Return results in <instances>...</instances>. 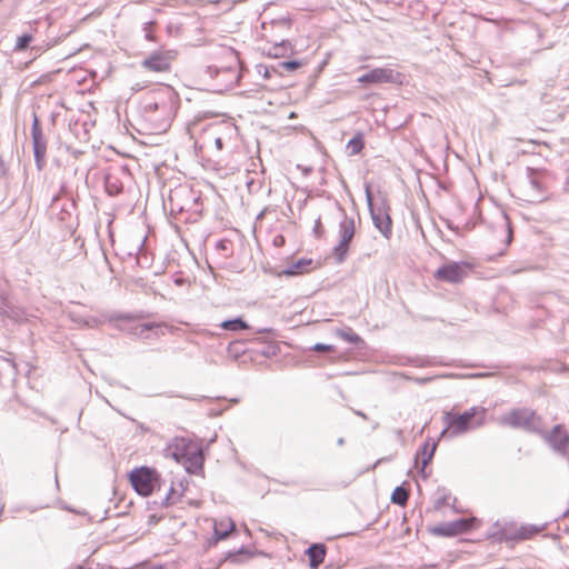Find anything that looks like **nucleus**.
<instances>
[{
    "label": "nucleus",
    "instance_id": "obj_4",
    "mask_svg": "<svg viewBox=\"0 0 569 569\" xmlns=\"http://www.w3.org/2000/svg\"><path fill=\"white\" fill-rule=\"evenodd\" d=\"M482 526V520L477 517H469L458 519L451 522L438 523L429 527L430 535L442 538H452L456 536L469 533L479 529Z\"/></svg>",
    "mask_w": 569,
    "mask_h": 569
},
{
    "label": "nucleus",
    "instance_id": "obj_13",
    "mask_svg": "<svg viewBox=\"0 0 569 569\" xmlns=\"http://www.w3.org/2000/svg\"><path fill=\"white\" fill-rule=\"evenodd\" d=\"M437 445L432 440H427L417 453L416 461L421 463V470L423 471L428 463L431 461Z\"/></svg>",
    "mask_w": 569,
    "mask_h": 569
},
{
    "label": "nucleus",
    "instance_id": "obj_8",
    "mask_svg": "<svg viewBox=\"0 0 569 569\" xmlns=\"http://www.w3.org/2000/svg\"><path fill=\"white\" fill-rule=\"evenodd\" d=\"M472 268L473 266L469 262H449L438 268L433 277L439 281L458 283L467 277Z\"/></svg>",
    "mask_w": 569,
    "mask_h": 569
},
{
    "label": "nucleus",
    "instance_id": "obj_1",
    "mask_svg": "<svg viewBox=\"0 0 569 569\" xmlns=\"http://www.w3.org/2000/svg\"><path fill=\"white\" fill-rule=\"evenodd\" d=\"M446 432L458 436L470 429H476L485 425L487 419V409L480 406L471 407L462 413H445Z\"/></svg>",
    "mask_w": 569,
    "mask_h": 569
},
{
    "label": "nucleus",
    "instance_id": "obj_17",
    "mask_svg": "<svg viewBox=\"0 0 569 569\" xmlns=\"http://www.w3.org/2000/svg\"><path fill=\"white\" fill-rule=\"evenodd\" d=\"M373 220H375V223H376V227L386 236V237H389L390 233H391V229H392V223H391V219L388 214L383 216V217H379V216H376L373 214Z\"/></svg>",
    "mask_w": 569,
    "mask_h": 569
},
{
    "label": "nucleus",
    "instance_id": "obj_7",
    "mask_svg": "<svg viewBox=\"0 0 569 569\" xmlns=\"http://www.w3.org/2000/svg\"><path fill=\"white\" fill-rule=\"evenodd\" d=\"M503 426L516 429H531L537 423L535 411L528 408H516L500 418Z\"/></svg>",
    "mask_w": 569,
    "mask_h": 569
},
{
    "label": "nucleus",
    "instance_id": "obj_24",
    "mask_svg": "<svg viewBox=\"0 0 569 569\" xmlns=\"http://www.w3.org/2000/svg\"><path fill=\"white\" fill-rule=\"evenodd\" d=\"M303 64L302 61H283L279 66L287 71H295Z\"/></svg>",
    "mask_w": 569,
    "mask_h": 569
},
{
    "label": "nucleus",
    "instance_id": "obj_25",
    "mask_svg": "<svg viewBox=\"0 0 569 569\" xmlns=\"http://www.w3.org/2000/svg\"><path fill=\"white\" fill-rule=\"evenodd\" d=\"M312 350L317 352H333L336 351V347L332 345L316 343Z\"/></svg>",
    "mask_w": 569,
    "mask_h": 569
},
{
    "label": "nucleus",
    "instance_id": "obj_23",
    "mask_svg": "<svg viewBox=\"0 0 569 569\" xmlns=\"http://www.w3.org/2000/svg\"><path fill=\"white\" fill-rule=\"evenodd\" d=\"M339 337H341L343 340L351 342V343H359L361 341V338L353 331H340Z\"/></svg>",
    "mask_w": 569,
    "mask_h": 569
},
{
    "label": "nucleus",
    "instance_id": "obj_22",
    "mask_svg": "<svg viewBox=\"0 0 569 569\" xmlns=\"http://www.w3.org/2000/svg\"><path fill=\"white\" fill-rule=\"evenodd\" d=\"M33 36L31 33H24L17 38V42L14 46V51L20 52L24 51L29 44L32 42Z\"/></svg>",
    "mask_w": 569,
    "mask_h": 569
},
{
    "label": "nucleus",
    "instance_id": "obj_12",
    "mask_svg": "<svg viewBox=\"0 0 569 569\" xmlns=\"http://www.w3.org/2000/svg\"><path fill=\"white\" fill-rule=\"evenodd\" d=\"M319 267V263H315L312 259L310 258H302L299 259L292 267H290L287 270H283L280 274L283 276H299L303 274L306 272H309L313 269H317Z\"/></svg>",
    "mask_w": 569,
    "mask_h": 569
},
{
    "label": "nucleus",
    "instance_id": "obj_21",
    "mask_svg": "<svg viewBox=\"0 0 569 569\" xmlns=\"http://www.w3.org/2000/svg\"><path fill=\"white\" fill-rule=\"evenodd\" d=\"M224 330L239 331L248 329V325L241 319L227 320L221 323Z\"/></svg>",
    "mask_w": 569,
    "mask_h": 569
},
{
    "label": "nucleus",
    "instance_id": "obj_3",
    "mask_svg": "<svg viewBox=\"0 0 569 569\" xmlns=\"http://www.w3.org/2000/svg\"><path fill=\"white\" fill-rule=\"evenodd\" d=\"M173 456L190 473H196L198 470L202 469L203 455L201 448L192 441L184 438L177 439Z\"/></svg>",
    "mask_w": 569,
    "mask_h": 569
},
{
    "label": "nucleus",
    "instance_id": "obj_32",
    "mask_svg": "<svg viewBox=\"0 0 569 569\" xmlns=\"http://www.w3.org/2000/svg\"><path fill=\"white\" fill-rule=\"evenodd\" d=\"M269 77H270L269 71H268V69H266L264 78H269Z\"/></svg>",
    "mask_w": 569,
    "mask_h": 569
},
{
    "label": "nucleus",
    "instance_id": "obj_10",
    "mask_svg": "<svg viewBox=\"0 0 569 569\" xmlns=\"http://www.w3.org/2000/svg\"><path fill=\"white\" fill-rule=\"evenodd\" d=\"M548 443L558 452L566 453L569 447V436L563 426H556L547 437Z\"/></svg>",
    "mask_w": 569,
    "mask_h": 569
},
{
    "label": "nucleus",
    "instance_id": "obj_6",
    "mask_svg": "<svg viewBox=\"0 0 569 569\" xmlns=\"http://www.w3.org/2000/svg\"><path fill=\"white\" fill-rule=\"evenodd\" d=\"M405 76L388 67L375 68L360 76L357 81L365 86L392 83L401 86Z\"/></svg>",
    "mask_w": 569,
    "mask_h": 569
},
{
    "label": "nucleus",
    "instance_id": "obj_18",
    "mask_svg": "<svg viewBox=\"0 0 569 569\" xmlns=\"http://www.w3.org/2000/svg\"><path fill=\"white\" fill-rule=\"evenodd\" d=\"M540 531V529L536 528L535 526H523L521 527L517 533L515 535V538L519 539V540H526V539H531L532 537H535L538 532Z\"/></svg>",
    "mask_w": 569,
    "mask_h": 569
},
{
    "label": "nucleus",
    "instance_id": "obj_14",
    "mask_svg": "<svg viewBox=\"0 0 569 569\" xmlns=\"http://www.w3.org/2000/svg\"><path fill=\"white\" fill-rule=\"evenodd\" d=\"M307 555L309 558V565L312 569H317L326 557V547L325 545L316 543L312 545L307 550Z\"/></svg>",
    "mask_w": 569,
    "mask_h": 569
},
{
    "label": "nucleus",
    "instance_id": "obj_26",
    "mask_svg": "<svg viewBox=\"0 0 569 569\" xmlns=\"http://www.w3.org/2000/svg\"><path fill=\"white\" fill-rule=\"evenodd\" d=\"M163 326L158 323H151V325H141L137 327L138 333L143 335L146 331H150L153 329H161Z\"/></svg>",
    "mask_w": 569,
    "mask_h": 569
},
{
    "label": "nucleus",
    "instance_id": "obj_30",
    "mask_svg": "<svg viewBox=\"0 0 569 569\" xmlns=\"http://www.w3.org/2000/svg\"><path fill=\"white\" fill-rule=\"evenodd\" d=\"M443 502H445V501H437V502H436V508H437V509H438V508H440V507H441V505H442Z\"/></svg>",
    "mask_w": 569,
    "mask_h": 569
},
{
    "label": "nucleus",
    "instance_id": "obj_2",
    "mask_svg": "<svg viewBox=\"0 0 569 569\" xmlns=\"http://www.w3.org/2000/svg\"><path fill=\"white\" fill-rule=\"evenodd\" d=\"M128 481L139 496L150 497L160 488L161 475L156 468L140 466L128 473Z\"/></svg>",
    "mask_w": 569,
    "mask_h": 569
},
{
    "label": "nucleus",
    "instance_id": "obj_16",
    "mask_svg": "<svg viewBox=\"0 0 569 569\" xmlns=\"http://www.w3.org/2000/svg\"><path fill=\"white\" fill-rule=\"evenodd\" d=\"M409 499V491L403 486L397 487L391 495V502L405 507Z\"/></svg>",
    "mask_w": 569,
    "mask_h": 569
},
{
    "label": "nucleus",
    "instance_id": "obj_11",
    "mask_svg": "<svg viewBox=\"0 0 569 569\" xmlns=\"http://www.w3.org/2000/svg\"><path fill=\"white\" fill-rule=\"evenodd\" d=\"M31 133H32V140H33L34 154H36L37 160L40 161L46 156L47 143H46L40 124L37 119L34 120V122L32 124Z\"/></svg>",
    "mask_w": 569,
    "mask_h": 569
},
{
    "label": "nucleus",
    "instance_id": "obj_29",
    "mask_svg": "<svg viewBox=\"0 0 569 569\" xmlns=\"http://www.w3.org/2000/svg\"><path fill=\"white\" fill-rule=\"evenodd\" d=\"M158 521H159V519L154 515L149 517V522L150 523H157Z\"/></svg>",
    "mask_w": 569,
    "mask_h": 569
},
{
    "label": "nucleus",
    "instance_id": "obj_28",
    "mask_svg": "<svg viewBox=\"0 0 569 569\" xmlns=\"http://www.w3.org/2000/svg\"><path fill=\"white\" fill-rule=\"evenodd\" d=\"M216 146H217V148H218L219 150H221V149H222L223 143H222V139H221V138H217V139H216Z\"/></svg>",
    "mask_w": 569,
    "mask_h": 569
},
{
    "label": "nucleus",
    "instance_id": "obj_19",
    "mask_svg": "<svg viewBox=\"0 0 569 569\" xmlns=\"http://www.w3.org/2000/svg\"><path fill=\"white\" fill-rule=\"evenodd\" d=\"M146 109L149 111H157L161 110L162 113L166 116L167 120L170 119V108L167 106L164 100L161 101H150L147 103Z\"/></svg>",
    "mask_w": 569,
    "mask_h": 569
},
{
    "label": "nucleus",
    "instance_id": "obj_20",
    "mask_svg": "<svg viewBox=\"0 0 569 569\" xmlns=\"http://www.w3.org/2000/svg\"><path fill=\"white\" fill-rule=\"evenodd\" d=\"M363 138L362 134L359 133L355 136L347 144L348 150H350L351 154H358L363 149Z\"/></svg>",
    "mask_w": 569,
    "mask_h": 569
},
{
    "label": "nucleus",
    "instance_id": "obj_27",
    "mask_svg": "<svg viewBox=\"0 0 569 569\" xmlns=\"http://www.w3.org/2000/svg\"><path fill=\"white\" fill-rule=\"evenodd\" d=\"M273 244H274L276 247H281V246H283V244H284V237H283V236H281V234L276 236V237L273 238Z\"/></svg>",
    "mask_w": 569,
    "mask_h": 569
},
{
    "label": "nucleus",
    "instance_id": "obj_9",
    "mask_svg": "<svg viewBox=\"0 0 569 569\" xmlns=\"http://www.w3.org/2000/svg\"><path fill=\"white\" fill-rule=\"evenodd\" d=\"M173 60L172 51H156L142 61V67L152 72H168Z\"/></svg>",
    "mask_w": 569,
    "mask_h": 569
},
{
    "label": "nucleus",
    "instance_id": "obj_5",
    "mask_svg": "<svg viewBox=\"0 0 569 569\" xmlns=\"http://www.w3.org/2000/svg\"><path fill=\"white\" fill-rule=\"evenodd\" d=\"M355 234V219L351 217H345L339 223V241L332 249V256L338 263H341L346 259Z\"/></svg>",
    "mask_w": 569,
    "mask_h": 569
},
{
    "label": "nucleus",
    "instance_id": "obj_31",
    "mask_svg": "<svg viewBox=\"0 0 569 569\" xmlns=\"http://www.w3.org/2000/svg\"><path fill=\"white\" fill-rule=\"evenodd\" d=\"M510 241H511V231L509 230L507 244H509Z\"/></svg>",
    "mask_w": 569,
    "mask_h": 569
},
{
    "label": "nucleus",
    "instance_id": "obj_15",
    "mask_svg": "<svg viewBox=\"0 0 569 569\" xmlns=\"http://www.w3.org/2000/svg\"><path fill=\"white\" fill-rule=\"evenodd\" d=\"M234 522L230 518H221L214 522V535L219 539H223L234 530Z\"/></svg>",
    "mask_w": 569,
    "mask_h": 569
}]
</instances>
